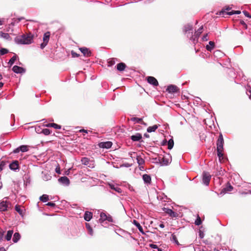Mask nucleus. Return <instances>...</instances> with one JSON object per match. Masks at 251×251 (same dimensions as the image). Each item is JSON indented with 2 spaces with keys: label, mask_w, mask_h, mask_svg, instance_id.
I'll return each instance as SVG.
<instances>
[{
  "label": "nucleus",
  "mask_w": 251,
  "mask_h": 251,
  "mask_svg": "<svg viewBox=\"0 0 251 251\" xmlns=\"http://www.w3.org/2000/svg\"><path fill=\"white\" fill-rule=\"evenodd\" d=\"M149 246L152 249H157V250H158V249H159L158 248L157 246L155 244H151L149 245Z\"/></svg>",
  "instance_id": "46"
},
{
  "label": "nucleus",
  "mask_w": 251,
  "mask_h": 251,
  "mask_svg": "<svg viewBox=\"0 0 251 251\" xmlns=\"http://www.w3.org/2000/svg\"><path fill=\"white\" fill-rule=\"evenodd\" d=\"M13 233V231L12 230H9L7 231V234L5 236V239L7 241H9L11 240L12 234Z\"/></svg>",
  "instance_id": "33"
},
{
  "label": "nucleus",
  "mask_w": 251,
  "mask_h": 251,
  "mask_svg": "<svg viewBox=\"0 0 251 251\" xmlns=\"http://www.w3.org/2000/svg\"><path fill=\"white\" fill-rule=\"evenodd\" d=\"M72 55L73 57H78L79 56L78 54H77L73 51H72Z\"/></svg>",
  "instance_id": "53"
},
{
  "label": "nucleus",
  "mask_w": 251,
  "mask_h": 251,
  "mask_svg": "<svg viewBox=\"0 0 251 251\" xmlns=\"http://www.w3.org/2000/svg\"><path fill=\"white\" fill-rule=\"evenodd\" d=\"M8 50L6 49H1L0 50V54L2 55L8 53Z\"/></svg>",
  "instance_id": "42"
},
{
  "label": "nucleus",
  "mask_w": 251,
  "mask_h": 251,
  "mask_svg": "<svg viewBox=\"0 0 251 251\" xmlns=\"http://www.w3.org/2000/svg\"><path fill=\"white\" fill-rule=\"evenodd\" d=\"M15 210L20 215H23V210L21 209L20 205H16L15 206Z\"/></svg>",
  "instance_id": "39"
},
{
  "label": "nucleus",
  "mask_w": 251,
  "mask_h": 251,
  "mask_svg": "<svg viewBox=\"0 0 251 251\" xmlns=\"http://www.w3.org/2000/svg\"><path fill=\"white\" fill-rule=\"evenodd\" d=\"M51 177V176H50L49 175H45V176L43 178V179L45 180H50Z\"/></svg>",
  "instance_id": "47"
},
{
  "label": "nucleus",
  "mask_w": 251,
  "mask_h": 251,
  "mask_svg": "<svg viewBox=\"0 0 251 251\" xmlns=\"http://www.w3.org/2000/svg\"><path fill=\"white\" fill-rule=\"evenodd\" d=\"M82 164L84 165L87 166L90 168H94L95 167V161L93 159L84 157L81 159Z\"/></svg>",
  "instance_id": "3"
},
{
  "label": "nucleus",
  "mask_w": 251,
  "mask_h": 251,
  "mask_svg": "<svg viewBox=\"0 0 251 251\" xmlns=\"http://www.w3.org/2000/svg\"><path fill=\"white\" fill-rule=\"evenodd\" d=\"M157 251H163L160 248L158 249Z\"/></svg>",
  "instance_id": "64"
},
{
  "label": "nucleus",
  "mask_w": 251,
  "mask_h": 251,
  "mask_svg": "<svg viewBox=\"0 0 251 251\" xmlns=\"http://www.w3.org/2000/svg\"><path fill=\"white\" fill-rule=\"evenodd\" d=\"M243 13L244 14L245 16L248 17V18H251V15L249 14V13L247 12L246 11H244Z\"/></svg>",
  "instance_id": "50"
},
{
  "label": "nucleus",
  "mask_w": 251,
  "mask_h": 251,
  "mask_svg": "<svg viewBox=\"0 0 251 251\" xmlns=\"http://www.w3.org/2000/svg\"><path fill=\"white\" fill-rule=\"evenodd\" d=\"M193 29L192 25L189 24H187L185 25H184L183 28V31L185 33H187L188 34H190V32L189 31H192Z\"/></svg>",
  "instance_id": "19"
},
{
  "label": "nucleus",
  "mask_w": 251,
  "mask_h": 251,
  "mask_svg": "<svg viewBox=\"0 0 251 251\" xmlns=\"http://www.w3.org/2000/svg\"><path fill=\"white\" fill-rule=\"evenodd\" d=\"M12 70L14 73L17 74H21L25 72V70L24 68L17 65L13 66Z\"/></svg>",
  "instance_id": "15"
},
{
  "label": "nucleus",
  "mask_w": 251,
  "mask_h": 251,
  "mask_svg": "<svg viewBox=\"0 0 251 251\" xmlns=\"http://www.w3.org/2000/svg\"><path fill=\"white\" fill-rule=\"evenodd\" d=\"M40 200L44 202H47V201H48L49 200V196L47 195L44 194L40 197Z\"/></svg>",
  "instance_id": "34"
},
{
  "label": "nucleus",
  "mask_w": 251,
  "mask_h": 251,
  "mask_svg": "<svg viewBox=\"0 0 251 251\" xmlns=\"http://www.w3.org/2000/svg\"><path fill=\"white\" fill-rule=\"evenodd\" d=\"M143 179L145 183L149 184L151 182V176L147 174L143 175Z\"/></svg>",
  "instance_id": "22"
},
{
  "label": "nucleus",
  "mask_w": 251,
  "mask_h": 251,
  "mask_svg": "<svg viewBox=\"0 0 251 251\" xmlns=\"http://www.w3.org/2000/svg\"><path fill=\"white\" fill-rule=\"evenodd\" d=\"M232 186L230 185H228L222 190L221 193H225L226 192L231 191L232 190Z\"/></svg>",
  "instance_id": "30"
},
{
  "label": "nucleus",
  "mask_w": 251,
  "mask_h": 251,
  "mask_svg": "<svg viewBox=\"0 0 251 251\" xmlns=\"http://www.w3.org/2000/svg\"><path fill=\"white\" fill-rule=\"evenodd\" d=\"M23 19H24V17H20V18H17V19L15 20V21L18 23V22H20L21 20H23Z\"/></svg>",
  "instance_id": "54"
},
{
  "label": "nucleus",
  "mask_w": 251,
  "mask_h": 251,
  "mask_svg": "<svg viewBox=\"0 0 251 251\" xmlns=\"http://www.w3.org/2000/svg\"><path fill=\"white\" fill-rule=\"evenodd\" d=\"M223 145H224V138L222 134L219 136L218 139L217 141V154L220 161H221L223 159Z\"/></svg>",
  "instance_id": "2"
},
{
  "label": "nucleus",
  "mask_w": 251,
  "mask_h": 251,
  "mask_svg": "<svg viewBox=\"0 0 251 251\" xmlns=\"http://www.w3.org/2000/svg\"><path fill=\"white\" fill-rule=\"evenodd\" d=\"M20 238L21 236L20 234L18 232H16L13 235V241L14 243H17L20 240Z\"/></svg>",
  "instance_id": "31"
},
{
  "label": "nucleus",
  "mask_w": 251,
  "mask_h": 251,
  "mask_svg": "<svg viewBox=\"0 0 251 251\" xmlns=\"http://www.w3.org/2000/svg\"><path fill=\"white\" fill-rule=\"evenodd\" d=\"M47 45V43H44V42H43V43L41 44V48L43 49Z\"/></svg>",
  "instance_id": "57"
},
{
  "label": "nucleus",
  "mask_w": 251,
  "mask_h": 251,
  "mask_svg": "<svg viewBox=\"0 0 251 251\" xmlns=\"http://www.w3.org/2000/svg\"><path fill=\"white\" fill-rule=\"evenodd\" d=\"M240 23H241V24L242 25H246V26H247V25H246V24L245 23V22H244V21H241V22H240Z\"/></svg>",
  "instance_id": "61"
},
{
  "label": "nucleus",
  "mask_w": 251,
  "mask_h": 251,
  "mask_svg": "<svg viewBox=\"0 0 251 251\" xmlns=\"http://www.w3.org/2000/svg\"><path fill=\"white\" fill-rule=\"evenodd\" d=\"M47 205L50 206L51 207H54L55 205V204L53 202H49L47 204Z\"/></svg>",
  "instance_id": "49"
},
{
  "label": "nucleus",
  "mask_w": 251,
  "mask_h": 251,
  "mask_svg": "<svg viewBox=\"0 0 251 251\" xmlns=\"http://www.w3.org/2000/svg\"><path fill=\"white\" fill-rule=\"evenodd\" d=\"M137 162L139 165V169L140 170H143L144 167L142 166L145 163L144 159L140 156H137L136 158Z\"/></svg>",
  "instance_id": "13"
},
{
  "label": "nucleus",
  "mask_w": 251,
  "mask_h": 251,
  "mask_svg": "<svg viewBox=\"0 0 251 251\" xmlns=\"http://www.w3.org/2000/svg\"><path fill=\"white\" fill-rule=\"evenodd\" d=\"M211 175L207 172H203L202 174V183L206 186H208L211 179Z\"/></svg>",
  "instance_id": "5"
},
{
  "label": "nucleus",
  "mask_w": 251,
  "mask_h": 251,
  "mask_svg": "<svg viewBox=\"0 0 251 251\" xmlns=\"http://www.w3.org/2000/svg\"><path fill=\"white\" fill-rule=\"evenodd\" d=\"M4 231L2 229L0 228V241H1L3 239Z\"/></svg>",
  "instance_id": "45"
},
{
  "label": "nucleus",
  "mask_w": 251,
  "mask_h": 251,
  "mask_svg": "<svg viewBox=\"0 0 251 251\" xmlns=\"http://www.w3.org/2000/svg\"><path fill=\"white\" fill-rule=\"evenodd\" d=\"M131 120L133 121H134L136 123H139L142 121V119L140 118H133L131 119Z\"/></svg>",
  "instance_id": "44"
},
{
  "label": "nucleus",
  "mask_w": 251,
  "mask_h": 251,
  "mask_svg": "<svg viewBox=\"0 0 251 251\" xmlns=\"http://www.w3.org/2000/svg\"><path fill=\"white\" fill-rule=\"evenodd\" d=\"M80 132H84L85 133H87L88 131L87 130H85V129H81L79 131Z\"/></svg>",
  "instance_id": "58"
},
{
  "label": "nucleus",
  "mask_w": 251,
  "mask_h": 251,
  "mask_svg": "<svg viewBox=\"0 0 251 251\" xmlns=\"http://www.w3.org/2000/svg\"><path fill=\"white\" fill-rule=\"evenodd\" d=\"M200 35H198L196 32H195L194 35L192 34V32H191V35L189 37V35H187V37L190 38V39L193 42L194 44H196L198 42V39Z\"/></svg>",
  "instance_id": "12"
},
{
  "label": "nucleus",
  "mask_w": 251,
  "mask_h": 251,
  "mask_svg": "<svg viewBox=\"0 0 251 251\" xmlns=\"http://www.w3.org/2000/svg\"><path fill=\"white\" fill-rule=\"evenodd\" d=\"M174 140L172 139H170L168 142V149L169 150H171L174 146Z\"/></svg>",
  "instance_id": "35"
},
{
  "label": "nucleus",
  "mask_w": 251,
  "mask_h": 251,
  "mask_svg": "<svg viewBox=\"0 0 251 251\" xmlns=\"http://www.w3.org/2000/svg\"><path fill=\"white\" fill-rule=\"evenodd\" d=\"M158 161L161 165H168L171 162L170 157L168 156V157L167 156H165L163 157H159L158 158Z\"/></svg>",
  "instance_id": "7"
},
{
  "label": "nucleus",
  "mask_w": 251,
  "mask_h": 251,
  "mask_svg": "<svg viewBox=\"0 0 251 251\" xmlns=\"http://www.w3.org/2000/svg\"><path fill=\"white\" fill-rule=\"evenodd\" d=\"M33 35L30 33L17 37L15 40L18 44H29L33 42Z\"/></svg>",
  "instance_id": "1"
},
{
  "label": "nucleus",
  "mask_w": 251,
  "mask_h": 251,
  "mask_svg": "<svg viewBox=\"0 0 251 251\" xmlns=\"http://www.w3.org/2000/svg\"><path fill=\"white\" fill-rule=\"evenodd\" d=\"M126 67V65L124 63H120L117 65V69L120 72H122L125 70Z\"/></svg>",
  "instance_id": "23"
},
{
  "label": "nucleus",
  "mask_w": 251,
  "mask_h": 251,
  "mask_svg": "<svg viewBox=\"0 0 251 251\" xmlns=\"http://www.w3.org/2000/svg\"><path fill=\"white\" fill-rule=\"evenodd\" d=\"M79 50L85 56L89 57L91 55V52L88 49L86 48H81Z\"/></svg>",
  "instance_id": "17"
},
{
  "label": "nucleus",
  "mask_w": 251,
  "mask_h": 251,
  "mask_svg": "<svg viewBox=\"0 0 251 251\" xmlns=\"http://www.w3.org/2000/svg\"><path fill=\"white\" fill-rule=\"evenodd\" d=\"M55 172L58 174H60L61 173H60V167L59 166V165H58L56 169H55Z\"/></svg>",
  "instance_id": "51"
},
{
  "label": "nucleus",
  "mask_w": 251,
  "mask_h": 251,
  "mask_svg": "<svg viewBox=\"0 0 251 251\" xmlns=\"http://www.w3.org/2000/svg\"><path fill=\"white\" fill-rule=\"evenodd\" d=\"M202 39L203 41H207L208 40V34H206L204 35V36H203Z\"/></svg>",
  "instance_id": "52"
},
{
  "label": "nucleus",
  "mask_w": 251,
  "mask_h": 251,
  "mask_svg": "<svg viewBox=\"0 0 251 251\" xmlns=\"http://www.w3.org/2000/svg\"><path fill=\"white\" fill-rule=\"evenodd\" d=\"M17 59V56L16 55H14L10 59V60L8 62V64L10 65V66H12L15 62V61H16V60Z\"/></svg>",
  "instance_id": "37"
},
{
  "label": "nucleus",
  "mask_w": 251,
  "mask_h": 251,
  "mask_svg": "<svg viewBox=\"0 0 251 251\" xmlns=\"http://www.w3.org/2000/svg\"><path fill=\"white\" fill-rule=\"evenodd\" d=\"M29 150V146L27 145H22L20 147L15 149L13 152L14 153H19L20 151H22L23 152H25Z\"/></svg>",
  "instance_id": "6"
},
{
  "label": "nucleus",
  "mask_w": 251,
  "mask_h": 251,
  "mask_svg": "<svg viewBox=\"0 0 251 251\" xmlns=\"http://www.w3.org/2000/svg\"><path fill=\"white\" fill-rule=\"evenodd\" d=\"M113 60H114V59H112V60H109L108 62L109 66H112L115 63V61Z\"/></svg>",
  "instance_id": "48"
},
{
  "label": "nucleus",
  "mask_w": 251,
  "mask_h": 251,
  "mask_svg": "<svg viewBox=\"0 0 251 251\" xmlns=\"http://www.w3.org/2000/svg\"><path fill=\"white\" fill-rule=\"evenodd\" d=\"M112 143L111 142L107 141L105 142H101L100 143L99 146L101 148L109 149L111 147Z\"/></svg>",
  "instance_id": "16"
},
{
  "label": "nucleus",
  "mask_w": 251,
  "mask_h": 251,
  "mask_svg": "<svg viewBox=\"0 0 251 251\" xmlns=\"http://www.w3.org/2000/svg\"><path fill=\"white\" fill-rule=\"evenodd\" d=\"M166 91L170 93H175L177 91V87L175 85H170L168 86Z\"/></svg>",
  "instance_id": "18"
},
{
  "label": "nucleus",
  "mask_w": 251,
  "mask_h": 251,
  "mask_svg": "<svg viewBox=\"0 0 251 251\" xmlns=\"http://www.w3.org/2000/svg\"><path fill=\"white\" fill-rule=\"evenodd\" d=\"M147 81L149 83L152 85L154 86L158 85V83L157 79L153 76H148L147 77Z\"/></svg>",
  "instance_id": "9"
},
{
  "label": "nucleus",
  "mask_w": 251,
  "mask_h": 251,
  "mask_svg": "<svg viewBox=\"0 0 251 251\" xmlns=\"http://www.w3.org/2000/svg\"><path fill=\"white\" fill-rule=\"evenodd\" d=\"M173 239L174 240V241H175V242L176 243V244H178V242L177 241V240H176V236L175 235H173Z\"/></svg>",
  "instance_id": "55"
},
{
  "label": "nucleus",
  "mask_w": 251,
  "mask_h": 251,
  "mask_svg": "<svg viewBox=\"0 0 251 251\" xmlns=\"http://www.w3.org/2000/svg\"><path fill=\"white\" fill-rule=\"evenodd\" d=\"M241 13V11H239V10H237V11H232L231 12H226V10H222L220 13V15H223V17L225 16V14H226V15H233V14H240Z\"/></svg>",
  "instance_id": "11"
},
{
  "label": "nucleus",
  "mask_w": 251,
  "mask_h": 251,
  "mask_svg": "<svg viewBox=\"0 0 251 251\" xmlns=\"http://www.w3.org/2000/svg\"><path fill=\"white\" fill-rule=\"evenodd\" d=\"M3 85V83L2 82H0V88H1Z\"/></svg>",
  "instance_id": "62"
},
{
  "label": "nucleus",
  "mask_w": 251,
  "mask_h": 251,
  "mask_svg": "<svg viewBox=\"0 0 251 251\" xmlns=\"http://www.w3.org/2000/svg\"><path fill=\"white\" fill-rule=\"evenodd\" d=\"M92 213L89 211L85 212L84 215V220L86 221H89L91 220V219L92 218Z\"/></svg>",
  "instance_id": "20"
},
{
  "label": "nucleus",
  "mask_w": 251,
  "mask_h": 251,
  "mask_svg": "<svg viewBox=\"0 0 251 251\" xmlns=\"http://www.w3.org/2000/svg\"><path fill=\"white\" fill-rule=\"evenodd\" d=\"M46 126L47 127H52L55 129H60L61 126L60 125H58L55 123H51L46 125Z\"/></svg>",
  "instance_id": "28"
},
{
  "label": "nucleus",
  "mask_w": 251,
  "mask_h": 251,
  "mask_svg": "<svg viewBox=\"0 0 251 251\" xmlns=\"http://www.w3.org/2000/svg\"><path fill=\"white\" fill-rule=\"evenodd\" d=\"M202 30H203V26H201L196 32H197V33H198V35H200L201 34V33L202 32Z\"/></svg>",
  "instance_id": "43"
},
{
  "label": "nucleus",
  "mask_w": 251,
  "mask_h": 251,
  "mask_svg": "<svg viewBox=\"0 0 251 251\" xmlns=\"http://www.w3.org/2000/svg\"><path fill=\"white\" fill-rule=\"evenodd\" d=\"M162 209L165 213L168 214L172 217H176L177 216V213L174 212L171 209L164 207Z\"/></svg>",
  "instance_id": "10"
},
{
  "label": "nucleus",
  "mask_w": 251,
  "mask_h": 251,
  "mask_svg": "<svg viewBox=\"0 0 251 251\" xmlns=\"http://www.w3.org/2000/svg\"><path fill=\"white\" fill-rule=\"evenodd\" d=\"M86 227L87 228V229L88 230L90 234H91L92 235L93 234V229L91 227V226H90L89 224H87V223L86 224Z\"/></svg>",
  "instance_id": "41"
},
{
  "label": "nucleus",
  "mask_w": 251,
  "mask_h": 251,
  "mask_svg": "<svg viewBox=\"0 0 251 251\" xmlns=\"http://www.w3.org/2000/svg\"><path fill=\"white\" fill-rule=\"evenodd\" d=\"M215 47V43L213 41H209V45H206V49L208 51H211Z\"/></svg>",
  "instance_id": "25"
},
{
  "label": "nucleus",
  "mask_w": 251,
  "mask_h": 251,
  "mask_svg": "<svg viewBox=\"0 0 251 251\" xmlns=\"http://www.w3.org/2000/svg\"><path fill=\"white\" fill-rule=\"evenodd\" d=\"M50 33L49 32H46L43 36V41L44 43H48L49 40Z\"/></svg>",
  "instance_id": "29"
},
{
  "label": "nucleus",
  "mask_w": 251,
  "mask_h": 251,
  "mask_svg": "<svg viewBox=\"0 0 251 251\" xmlns=\"http://www.w3.org/2000/svg\"><path fill=\"white\" fill-rule=\"evenodd\" d=\"M106 219H107V216L105 213L101 212L100 214V218L99 219V221L100 223H102L104 221L106 220Z\"/></svg>",
  "instance_id": "27"
},
{
  "label": "nucleus",
  "mask_w": 251,
  "mask_h": 251,
  "mask_svg": "<svg viewBox=\"0 0 251 251\" xmlns=\"http://www.w3.org/2000/svg\"><path fill=\"white\" fill-rule=\"evenodd\" d=\"M158 127V126L156 125H153V126H149L147 128V131L148 132H154L156 130V129Z\"/></svg>",
  "instance_id": "32"
},
{
  "label": "nucleus",
  "mask_w": 251,
  "mask_h": 251,
  "mask_svg": "<svg viewBox=\"0 0 251 251\" xmlns=\"http://www.w3.org/2000/svg\"><path fill=\"white\" fill-rule=\"evenodd\" d=\"M109 222H112V218L111 216H107V219H106Z\"/></svg>",
  "instance_id": "56"
},
{
  "label": "nucleus",
  "mask_w": 251,
  "mask_h": 251,
  "mask_svg": "<svg viewBox=\"0 0 251 251\" xmlns=\"http://www.w3.org/2000/svg\"><path fill=\"white\" fill-rule=\"evenodd\" d=\"M0 251H6L4 248H0Z\"/></svg>",
  "instance_id": "60"
},
{
  "label": "nucleus",
  "mask_w": 251,
  "mask_h": 251,
  "mask_svg": "<svg viewBox=\"0 0 251 251\" xmlns=\"http://www.w3.org/2000/svg\"><path fill=\"white\" fill-rule=\"evenodd\" d=\"M159 226L160 227V228H164V225L162 223V224H160L159 225Z\"/></svg>",
  "instance_id": "59"
},
{
  "label": "nucleus",
  "mask_w": 251,
  "mask_h": 251,
  "mask_svg": "<svg viewBox=\"0 0 251 251\" xmlns=\"http://www.w3.org/2000/svg\"><path fill=\"white\" fill-rule=\"evenodd\" d=\"M195 224L197 226H199L201 224V219L199 216L197 217V218L196 219V220L195 222Z\"/></svg>",
  "instance_id": "40"
},
{
  "label": "nucleus",
  "mask_w": 251,
  "mask_h": 251,
  "mask_svg": "<svg viewBox=\"0 0 251 251\" xmlns=\"http://www.w3.org/2000/svg\"><path fill=\"white\" fill-rule=\"evenodd\" d=\"M7 198H4L2 201L0 202V211H6L8 208L11 206V203L6 200Z\"/></svg>",
  "instance_id": "4"
},
{
  "label": "nucleus",
  "mask_w": 251,
  "mask_h": 251,
  "mask_svg": "<svg viewBox=\"0 0 251 251\" xmlns=\"http://www.w3.org/2000/svg\"><path fill=\"white\" fill-rule=\"evenodd\" d=\"M58 180L60 183L65 186H68L70 184V180L67 176H62Z\"/></svg>",
  "instance_id": "8"
},
{
  "label": "nucleus",
  "mask_w": 251,
  "mask_h": 251,
  "mask_svg": "<svg viewBox=\"0 0 251 251\" xmlns=\"http://www.w3.org/2000/svg\"><path fill=\"white\" fill-rule=\"evenodd\" d=\"M9 168L11 170L16 171L17 170H19V162L18 161H14L12 162L9 165Z\"/></svg>",
  "instance_id": "14"
},
{
  "label": "nucleus",
  "mask_w": 251,
  "mask_h": 251,
  "mask_svg": "<svg viewBox=\"0 0 251 251\" xmlns=\"http://www.w3.org/2000/svg\"><path fill=\"white\" fill-rule=\"evenodd\" d=\"M142 138V135L140 133H137L135 135L131 136V139L133 141H138Z\"/></svg>",
  "instance_id": "24"
},
{
  "label": "nucleus",
  "mask_w": 251,
  "mask_h": 251,
  "mask_svg": "<svg viewBox=\"0 0 251 251\" xmlns=\"http://www.w3.org/2000/svg\"><path fill=\"white\" fill-rule=\"evenodd\" d=\"M109 186L111 189L115 190L118 193H122V190L119 187L112 184H109Z\"/></svg>",
  "instance_id": "21"
},
{
  "label": "nucleus",
  "mask_w": 251,
  "mask_h": 251,
  "mask_svg": "<svg viewBox=\"0 0 251 251\" xmlns=\"http://www.w3.org/2000/svg\"><path fill=\"white\" fill-rule=\"evenodd\" d=\"M134 224L137 227V228H138L139 230L142 232V233L144 234V232H143V228L140 225V224L139 223H138L137 222H136V221H134Z\"/></svg>",
  "instance_id": "36"
},
{
  "label": "nucleus",
  "mask_w": 251,
  "mask_h": 251,
  "mask_svg": "<svg viewBox=\"0 0 251 251\" xmlns=\"http://www.w3.org/2000/svg\"><path fill=\"white\" fill-rule=\"evenodd\" d=\"M2 170V166L1 165H0V171Z\"/></svg>",
  "instance_id": "63"
},
{
  "label": "nucleus",
  "mask_w": 251,
  "mask_h": 251,
  "mask_svg": "<svg viewBox=\"0 0 251 251\" xmlns=\"http://www.w3.org/2000/svg\"><path fill=\"white\" fill-rule=\"evenodd\" d=\"M41 132L45 135H48L50 134L51 131L48 128H44L42 129Z\"/></svg>",
  "instance_id": "38"
},
{
  "label": "nucleus",
  "mask_w": 251,
  "mask_h": 251,
  "mask_svg": "<svg viewBox=\"0 0 251 251\" xmlns=\"http://www.w3.org/2000/svg\"><path fill=\"white\" fill-rule=\"evenodd\" d=\"M0 37L2 38L10 40V36L8 33L3 32L2 31H0Z\"/></svg>",
  "instance_id": "26"
}]
</instances>
